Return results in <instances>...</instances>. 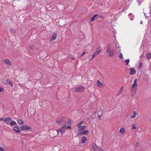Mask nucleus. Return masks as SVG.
<instances>
[{
  "instance_id": "1",
  "label": "nucleus",
  "mask_w": 151,
  "mask_h": 151,
  "mask_svg": "<svg viewBox=\"0 0 151 151\" xmlns=\"http://www.w3.org/2000/svg\"><path fill=\"white\" fill-rule=\"evenodd\" d=\"M57 123L59 125H66L68 124L66 127V129H71L70 126L71 123L70 119H67L64 117H61L58 118L56 120Z\"/></svg>"
},
{
  "instance_id": "2",
  "label": "nucleus",
  "mask_w": 151,
  "mask_h": 151,
  "mask_svg": "<svg viewBox=\"0 0 151 151\" xmlns=\"http://www.w3.org/2000/svg\"><path fill=\"white\" fill-rule=\"evenodd\" d=\"M137 79H135L134 81V83L132 86L131 88V91L134 94L136 93V91L138 86V83H137Z\"/></svg>"
},
{
  "instance_id": "3",
  "label": "nucleus",
  "mask_w": 151,
  "mask_h": 151,
  "mask_svg": "<svg viewBox=\"0 0 151 151\" xmlns=\"http://www.w3.org/2000/svg\"><path fill=\"white\" fill-rule=\"evenodd\" d=\"M67 127L66 125H63L62 127L57 130H56V132H57V135H58L59 132L61 133L62 135H63V134L65 132V129H66V128Z\"/></svg>"
},
{
  "instance_id": "4",
  "label": "nucleus",
  "mask_w": 151,
  "mask_h": 151,
  "mask_svg": "<svg viewBox=\"0 0 151 151\" xmlns=\"http://www.w3.org/2000/svg\"><path fill=\"white\" fill-rule=\"evenodd\" d=\"M92 148H93L95 151H104L100 147H98L96 144H93L92 145Z\"/></svg>"
},
{
  "instance_id": "5",
  "label": "nucleus",
  "mask_w": 151,
  "mask_h": 151,
  "mask_svg": "<svg viewBox=\"0 0 151 151\" xmlns=\"http://www.w3.org/2000/svg\"><path fill=\"white\" fill-rule=\"evenodd\" d=\"M85 89V88L83 86H81L76 88L75 90V91L79 92H82L84 91Z\"/></svg>"
},
{
  "instance_id": "6",
  "label": "nucleus",
  "mask_w": 151,
  "mask_h": 151,
  "mask_svg": "<svg viewBox=\"0 0 151 151\" xmlns=\"http://www.w3.org/2000/svg\"><path fill=\"white\" fill-rule=\"evenodd\" d=\"M20 129L22 130H29L31 129V127L27 125H25L20 127Z\"/></svg>"
},
{
  "instance_id": "7",
  "label": "nucleus",
  "mask_w": 151,
  "mask_h": 151,
  "mask_svg": "<svg viewBox=\"0 0 151 151\" xmlns=\"http://www.w3.org/2000/svg\"><path fill=\"white\" fill-rule=\"evenodd\" d=\"M99 17H103L99 15L98 14H96L95 15H94L91 18L90 20L91 22H93L96 19L98 18Z\"/></svg>"
},
{
  "instance_id": "8",
  "label": "nucleus",
  "mask_w": 151,
  "mask_h": 151,
  "mask_svg": "<svg viewBox=\"0 0 151 151\" xmlns=\"http://www.w3.org/2000/svg\"><path fill=\"white\" fill-rule=\"evenodd\" d=\"M4 121L5 123L7 124H10L9 122H11V118L9 117H8L4 119Z\"/></svg>"
},
{
  "instance_id": "9",
  "label": "nucleus",
  "mask_w": 151,
  "mask_h": 151,
  "mask_svg": "<svg viewBox=\"0 0 151 151\" xmlns=\"http://www.w3.org/2000/svg\"><path fill=\"white\" fill-rule=\"evenodd\" d=\"M4 62L7 65H12V62L9 59H6L4 60Z\"/></svg>"
},
{
  "instance_id": "10",
  "label": "nucleus",
  "mask_w": 151,
  "mask_h": 151,
  "mask_svg": "<svg viewBox=\"0 0 151 151\" xmlns=\"http://www.w3.org/2000/svg\"><path fill=\"white\" fill-rule=\"evenodd\" d=\"M57 33L55 32H54L52 34V36L51 39V40H55L57 38Z\"/></svg>"
},
{
  "instance_id": "11",
  "label": "nucleus",
  "mask_w": 151,
  "mask_h": 151,
  "mask_svg": "<svg viewBox=\"0 0 151 151\" xmlns=\"http://www.w3.org/2000/svg\"><path fill=\"white\" fill-rule=\"evenodd\" d=\"M13 129L14 131L17 133L20 132L21 131V130L19 129V127L17 126L13 127Z\"/></svg>"
},
{
  "instance_id": "12",
  "label": "nucleus",
  "mask_w": 151,
  "mask_h": 151,
  "mask_svg": "<svg viewBox=\"0 0 151 151\" xmlns=\"http://www.w3.org/2000/svg\"><path fill=\"white\" fill-rule=\"evenodd\" d=\"M130 72L129 74L132 75L135 74L136 73V71L135 69L133 68H131L130 69Z\"/></svg>"
},
{
  "instance_id": "13",
  "label": "nucleus",
  "mask_w": 151,
  "mask_h": 151,
  "mask_svg": "<svg viewBox=\"0 0 151 151\" xmlns=\"http://www.w3.org/2000/svg\"><path fill=\"white\" fill-rule=\"evenodd\" d=\"M86 126H85L83 125L80 128H78V131L79 132H81L83 130L85 129Z\"/></svg>"
},
{
  "instance_id": "14",
  "label": "nucleus",
  "mask_w": 151,
  "mask_h": 151,
  "mask_svg": "<svg viewBox=\"0 0 151 151\" xmlns=\"http://www.w3.org/2000/svg\"><path fill=\"white\" fill-rule=\"evenodd\" d=\"M6 81L8 84L9 85L12 87L13 86V84L12 83V82H11L9 79H6Z\"/></svg>"
},
{
  "instance_id": "15",
  "label": "nucleus",
  "mask_w": 151,
  "mask_h": 151,
  "mask_svg": "<svg viewBox=\"0 0 151 151\" xmlns=\"http://www.w3.org/2000/svg\"><path fill=\"white\" fill-rule=\"evenodd\" d=\"M109 53V56L110 57H112L114 55V52L113 50H111Z\"/></svg>"
},
{
  "instance_id": "16",
  "label": "nucleus",
  "mask_w": 151,
  "mask_h": 151,
  "mask_svg": "<svg viewBox=\"0 0 151 151\" xmlns=\"http://www.w3.org/2000/svg\"><path fill=\"white\" fill-rule=\"evenodd\" d=\"M119 132L122 134H124L125 132V129L124 127L121 128L119 129Z\"/></svg>"
},
{
  "instance_id": "17",
  "label": "nucleus",
  "mask_w": 151,
  "mask_h": 151,
  "mask_svg": "<svg viewBox=\"0 0 151 151\" xmlns=\"http://www.w3.org/2000/svg\"><path fill=\"white\" fill-rule=\"evenodd\" d=\"M81 132H82V135H83V134H87L89 133L88 131L87 130H85V131H81Z\"/></svg>"
},
{
  "instance_id": "18",
  "label": "nucleus",
  "mask_w": 151,
  "mask_h": 151,
  "mask_svg": "<svg viewBox=\"0 0 151 151\" xmlns=\"http://www.w3.org/2000/svg\"><path fill=\"white\" fill-rule=\"evenodd\" d=\"M17 122L18 124H24V122L21 119H19L17 121Z\"/></svg>"
},
{
  "instance_id": "19",
  "label": "nucleus",
  "mask_w": 151,
  "mask_h": 151,
  "mask_svg": "<svg viewBox=\"0 0 151 151\" xmlns=\"http://www.w3.org/2000/svg\"><path fill=\"white\" fill-rule=\"evenodd\" d=\"M102 50V48L100 46H99L98 48L96 49V52H97L98 53H99Z\"/></svg>"
},
{
  "instance_id": "20",
  "label": "nucleus",
  "mask_w": 151,
  "mask_h": 151,
  "mask_svg": "<svg viewBox=\"0 0 151 151\" xmlns=\"http://www.w3.org/2000/svg\"><path fill=\"white\" fill-rule=\"evenodd\" d=\"M97 85L99 86H101L102 85V84L99 80H98L97 82Z\"/></svg>"
},
{
  "instance_id": "21",
  "label": "nucleus",
  "mask_w": 151,
  "mask_h": 151,
  "mask_svg": "<svg viewBox=\"0 0 151 151\" xmlns=\"http://www.w3.org/2000/svg\"><path fill=\"white\" fill-rule=\"evenodd\" d=\"M87 140V138L85 137H83L82 139V143L83 144H84L86 141Z\"/></svg>"
},
{
  "instance_id": "22",
  "label": "nucleus",
  "mask_w": 151,
  "mask_h": 151,
  "mask_svg": "<svg viewBox=\"0 0 151 151\" xmlns=\"http://www.w3.org/2000/svg\"><path fill=\"white\" fill-rule=\"evenodd\" d=\"M10 124L12 125H17V124L14 121H13L10 123Z\"/></svg>"
},
{
  "instance_id": "23",
  "label": "nucleus",
  "mask_w": 151,
  "mask_h": 151,
  "mask_svg": "<svg viewBox=\"0 0 151 151\" xmlns=\"http://www.w3.org/2000/svg\"><path fill=\"white\" fill-rule=\"evenodd\" d=\"M146 57L148 59L151 58V53H148L147 54Z\"/></svg>"
},
{
  "instance_id": "24",
  "label": "nucleus",
  "mask_w": 151,
  "mask_h": 151,
  "mask_svg": "<svg viewBox=\"0 0 151 151\" xmlns=\"http://www.w3.org/2000/svg\"><path fill=\"white\" fill-rule=\"evenodd\" d=\"M83 122V121H81L77 125V128H80L81 126V125L82 124Z\"/></svg>"
},
{
  "instance_id": "25",
  "label": "nucleus",
  "mask_w": 151,
  "mask_h": 151,
  "mask_svg": "<svg viewBox=\"0 0 151 151\" xmlns=\"http://www.w3.org/2000/svg\"><path fill=\"white\" fill-rule=\"evenodd\" d=\"M103 111H98L97 112V114H98V116L99 115H102L103 114Z\"/></svg>"
},
{
  "instance_id": "26",
  "label": "nucleus",
  "mask_w": 151,
  "mask_h": 151,
  "mask_svg": "<svg viewBox=\"0 0 151 151\" xmlns=\"http://www.w3.org/2000/svg\"><path fill=\"white\" fill-rule=\"evenodd\" d=\"M29 48L31 50H34V46L33 45H31L29 46Z\"/></svg>"
},
{
  "instance_id": "27",
  "label": "nucleus",
  "mask_w": 151,
  "mask_h": 151,
  "mask_svg": "<svg viewBox=\"0 0 151 151\" xmlns=\"http://www.w3.org/2000/svg\"><path fill=\"white\" fill-rule=\"evenodd\" d=\"M129 59H126L125 60L126 65H128L129 63Z\"/></svg>"
},
{
  "instance_id": "28",
  "label": "nucleus",
  "mask_w": 151,
  "mask_h": 151,
  "mask_svg": "<svg viewBox=\"0 0 151 151\" xmlns=\"http://www.w3.org/2000/svg\"><path fill=\"white\" fill-rule=\"evenodd\" d=\"M131 128L132 129H135L136 128V125L134 124H132Z\"/></svg>"
},
{
  "instance_id": "29",
  "label": "nucleus",
  "mask_w": 151,
  "mask_h": 151,
  "mask_svg": "<svg viewBox=\"0 0 151 151\" xmlns=\"http://www.w3.org/2000/svg\"><path fill=\"white\" fill-rule=\"evenodd\" d=\"M99 54V53H98L96 51L93 55V57H94L96 55H97Z\"/></svg>"
},
{
  "instance_id": "30",
  "label": "nucleus",
  "mask_w": 151,
  "mask_h": 151,
  "mask_svg": "<svg viewBox=\"0 0 151 151\" xmlns=\"http://www.w3.org/2000/svg\"><path fill=\"white\" fill-rule=\"evenodd\" d=\"M111 51L110 50V48L107 47V50H106V52L107 53H109Z\"/></svg>"
},
{
  "instance_id": "31",
  "label": "nucleus",
  "mask_w": 151,
  "mask_h": 151,
  "mask_svg": "<svg viewBox=\"0 0 151 151\" xmlns=\"http://www.w3.org/2000/svg\"><path fill=\"white\" fill-rule=\"evenodd\" d=\"M119 57L120 58H123L122 55L121 53H120L119 54Z\"/></svg>"
},
{
  "instance_id": "32",
  "label": "nucleus",
  "mask_w": 151,
  "mask_h": 151,
  "mask_svg": "<svg viewBox=\"0 0 151 151\" xmlns=\"http://www.w3.org/2000/svg\"><path fill=\"white\" fill-rule=\"evenodd\" d=\"M78 132L77 134H76L77 136H80V135H82V132Z\"/></svg>"
},
{
  "instance_id": "33",
  "label": "nucleus",
  "mask_w": 151,
  "mask_h": 151,
  "mask_svg": "<svg viewBox=\"0 0 151 151\" xmlns=\"http://www.w3.org/2000/svg\"><path fill=\"white\" fill-rule=\"evenodd\" d=\"M133 114V115H132L130 117V118L131 119H133V118H134L135 117V116H136V115L134 114Z\"/></svg>"
},
{
  "instance_id": "34",
  "label": "nucleus",
  "mask_w": 151,
  "mask_h": 151,
  "mask_svg": "<svg viewBox=\"0 0 151 151\" xmlns=\"http://www.w3.org/2000/svg\"><path fill=\"white\" fill-rule=\"evenodd\" d=\"M4 88L3 87H0V92H1L3 91H4Z\"/></svg>"
},
{
  "instance_id": "35",
  "label": "nucleus",
  "mask_w": 151,
  "mask_h": 151,
  "mask_svg": "<svg viewBox=\"0 0 151 151\" xmlns=\"http://www.w3.org/2000/svg\"><path fill=\"white\" fill-rule=\"evenodd\" d=\"M102 116V115H99L98 116V119L99 120H101V117Z\"/></svg>"
},
{
  "instance_id": "36",
  "label": "nucleus",
  "mask_w": 151,
  "mask_h": 151,
  "mask_svg": "<svg viewBox=\"0 0 151 151\" xmlns=\"http://www.w3.org/2000/svg\"><path fill=\"white\" fill-rule=\"evenodd\" d=\"M0 151H4V149L0 146Z\"/></svg>"
},
{
  "instance_id": "37",
  "label": "nucleus",
  "mask_w": 151,
  "mask_h": 151,
  "mask_svg": "<svg viewBox=\"0 0 151 151\" xmlns=\"http://www.w3.org/2000/svg\"><path fill=\"white\" fill-rule=\"evenodd\" d=\"M111 45L110 44H109L107 45V48L109 47L110 48Z\"/></svg>"
},
{
  "instance_id": "38",
  "label": "nucleus",
  "mask_w": 151,
  "mask_h": 151,
  "mask_svg": "<svg viewBox=\"0 0 151 151\" xmlns=\"http://www.w3.org/2000/svg\"><path fill=\"white\" fill-rule=\"evenodd\" d=\"M139 68L140 69L141 68L142 63L141 62H140L139 63Z\"/></svg>"
},
{
  "instance_id": "39",
  "label": "nucleus",
  "mask_w": 151,
  "mask_h": 151,
  "mask_svg": "<svg viewBox=\"0 0 151 151\" xmlns=\"http://www.w3.org/2000/svg\"><path fill=\"white\" fill-rule=\"evenodd\" d=\"M123 87L122 86L119 89L120 91H122L123 90Z\"/></svg>"
},
{
  "instance_id": "40",
  "label": "nucleus",
  "mask_w": 151,
  "mask_h": 151,
  "mask_svg": "<svg viewBox=\"0 0 151 151\" xmlns=\"http://www.w3.org/2000/svg\"><path fill=\"white\" fill-rule=\"evenodd\" d=\"M145 14H146L145 13V18L146 19H148L149 18V17L147 16H146Z\"/></svg>"
},
{
  "instance_id": "41",
  "label": "nucleus",
  "mask_w": 151,
  "mask_h": 151,
  "mask_svg": "<svg viewBox=\"0 0 151 151\" xmlns=\"http://www.w3.org/2000/svg\"><path fill=\"white\" fill-rule=\"evenodd\" d=\"M133 114H135L136 115L137 114L136 112L135 111H134L133 112Z\"/></svg>"
},
{
  "instance_id": "42",
  "label": "nucleus",
  "mask_w": 151,
  "mask_h": 151,
  "mask_svg": "<svg viewBox=\"0 0 151 151\" xmlns=\"http://www.w3.org/2000/svg\"><path fill=\"white\" fill-rule=\"evenodd\" d=\"M94 57H93V55H92V57L91 58L89 59L90 60H92V59L94 58Z\"/></svg>"
},
{
  "instance_id": "43",
  "label": "nucleus",
  "mask_w": 151,
  "mask_h": 151,
  "mask_svg": "<svg viewBox=\"0 0 151 151\" xmlns=\"http://www.w3.org/2000/svg\"><path fill=\"white\" fill-rule=\"evenodd\" d=\"M85 53V52H83V53H82V54L81 55V56H82Z\"/></svg>"
},
{
  "instance_id": "44",
  "label": "nucleus",
  "mask_w": 151,
  "mask_h": 151,
  "mask_svg": "<svg viewBox=\"0 0 151 151\" xmlns=\"http://www.w3.org/2000/svg\"><path fill=\"white\" fill-rule=\"evenodd\" d=\"M121 93V91H119V92H118V95H119Z\"/></svg>"
},
{
  "instance_id": "45",
  "label": "nucleus",
  "mask_w": 151,
  "mask_h": 151,
  "mask_svg": "<svg viewBox=\"0 0 151 151\" xmlns=\"http://www.w3.org/2000/svg\"><path fill=\"white\" fill-rule=\"evenodd\" d=\"M138 145H139V144H138V142H137L136 144V145L137 146H138Z\"/></svg>"
},
{
  "instance_id": "46",
  "label": "nucleus",
  "mask_w": 151,
  "mask_h": 151,
  "mask_svg": "<svg viewBox=\"0 0 151 151\" xmlns=\"http://www.w3.org/2000/svg\"><path fill=\"white\" fill-rule=\"evenodd\" d=\"M3 120L4 119L3 118H0V121Z\"/></svg>"
},
{
  "instance_id": "47",
  "label": "nucleus",
  "mask_w": 151,
  "mask_h": 151,
  "mask_svg": "<svg viewBox=\"0 0 151 151\" xmlns=\"http://www.w3.org/2000/svg\"><path fill=\"white\" fill-rule=\"evenodd\" d=\"M142 23H143V22H142V21H141V22H140V24H142Z\"/></svg>"
},
{
  "instance_id": "48",
  "label": "nucleus",
  "mask_w": 151,
  "mask_h": 151,
  "mask_svg": "<svg viewBox=\"0 0 151 151\" xmlns=\"http://www.w3.org/2000/svg\"><path fill=\"white\" fill-rule=\"evenodd\" d=\"M10 30H11V31H13V32H14V30H13V29H11Z\"/></svg>"
},
{
  "instance_id": "49",
  "label": "nucleus",
  "mask_w": 151,
  "mask_h": 151,
  "mask_svg": "<svg viewBox=\"0 0 151 151\" xmlns=\"http://www.w3.org/2000/svg\"><path fill=\"white\" fill-rule=\"evenodd\" d=\"M75 59V58H72V60H73Z\"/></svg>"
},
{
  "instance_id": "50",
  "label": "nucleus",
  "mask_w": 151,
  "mask_h": 151,
  "mask_svg": "<svg viewBox=\"0 0 151 151\" xmlns=\"http://www.w3.org/2000/svg\"><path fill=\"white\" fill-rule=\"evenodd\" d=\"M103 4L102 3H101V6H103Z\"/></svg>"
},
{
  "instance_id": "51",
  "label": "nucleus",
  "mask_w": 151,
  "mask_h": 151,
  "mask_svg": "<svg viewBox=\"0 0 151 151\" xmlns=\"http://www.w3.org/2000/svg\"><path fill=\"white\" fill-rule=\"evenodd\" d=\"M134 96V95H133V94H132V96Z\"/></svg>"
},
{
  "instance_id": "52",
  "label": "nucleus",
  "mask_w": 151,
  "mask_h": 151,
  "mask_svg": "<svg viewBox=\"0 0 151 151\" xmlns=\"http://www.w3.org/2000/svg\"><path fill=\"white\" fill-rule=\"evenodd\" d=\"M139 0H137V2H139Z\"/></svg>"
},
{
  "instance_id": "53",
  "label": "nucleus",
  "mask_w": 151,
  "mask_h": 151,
  "mask_svg": "<svg viewBox=\"0 0 151 151\" xmlns=\"http://www.w3.org/2000/svg\"><path fill=\"white\" fill-rule=\"evenodd\" d=\"M139 5H140V2H139Z\"/></svg>"
},
{
  "instance_id": "54",
  "label": "nucleus",
  "mask_w": 151,
  "mask_h": 151,
  "mask_svg": "<svg viewBox=\"0 0 151 151\" xmlns=\"http://www.w3.org/2000/svg\"><path fill=\"white\" fill-rule=\"evenodd\" d=\"M150 20H151V19Z\"/></svg>"
}]
</instances>
